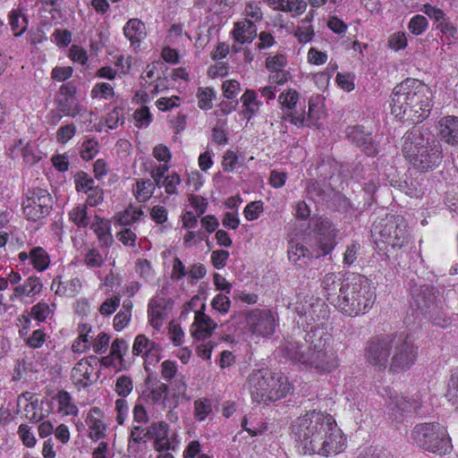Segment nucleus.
<instances>
[{
  "instance_id": "26",
  "label": "nucleus",
  "mask_w": 458,
  "mask_h": 458,
  "mask_svg": "<svg viewBox=\"0 0 458 458\" xmlns=\"http://www.w3.org/2000/svg\"><path fill=\"white\" fill-rule=\"evenodd\" d=\"M348 138L356 145L362 148L368 156H375L378 150L372 140V136L369 132H365L360 127H352L347 132Z\"/></svg>"
},
{
  "instance_id": "58",
  "label": "nucleus",
  "mask_w": 458,
  "mask_h": 458,
  "mask_svg": "<svg viewBox=\"0 0 458 458\" xmlns=\"http://www.w3.org/2000/svg\"><path fill=\"white\" fill-rule=\"evenodd\" d=\"M151 428L147 429L140 425H133L131 428L129 435V442L140 444L146 442L147 438H150Z\"/></svg>"
},
{
  "instance_id": "45",
  "label": "nucleus",
  "mask_w": 458,
  "mask_h": 458,
  "mask_svg": "<svg viewBox=\"0 0 458 458\" xmlns=\"http://www.w3.org/2000/svg\"><path fill=\"white\" fill-rule=\"evenodd\" d=\"M445 397L449 403L458 410V368L451 371Z\"/></svg>"
},
{
  "instance_id": "18",
  "label": "nucleus",
  "mask_w": 458,
  "mask_h": 458,
  "mask_svg": "<svg viewBox=\"0 0 458 458\" xmlns=\"http://www.w3.org/2000/svg\"><path fill=\"white\" fill-rule=\"evenodd\" d=\"M435 128L440 140L449 146L458 147V116H441L437 121Z\"/></svg>"
},
{
  "instance_id": "44",
  "label": "nucleus",
  "mask_w": 458,
  "mask_h": 458,
  "mask_svg": "<svg viewBox=\"0 0 458 458\" xmlns=\"http://www.w3.org/2000/svg\"><path fill=\"white\" fill-rule=\"evenodd\" d=\"M58 284L57 289L55 290L56 294H65L67 291H69V294L71 296L76 295L81 289L82 284L79 277L72 278L67 282V286L63 287L61 282V276H56L53 279L52 288Z\"/></svg>"
},
{
  "instance_id": "14",
  "label": "nucleus",
  "mask_w": 458,
  "mask_h": 458,
  "mask_svg": "<svg viewBox=\"0 0 458 458\" xmlns=\"http://www.w3.org/2000/svg\"><path fill=\"white\" fill-rule=\"evenodd\" d=\"M377 392L382 397L388 399L386 403L388 417L396 423L403 421V412H416L421 407V398L419 396L413 399H407L403 395H399L390 386L378 389Z\"/></svg>"
},
{
  "instance_id": "43",
  "label": "nucleus",
  "mask_w": 458,
  "mask_h": 458,
  "mask_svg": "<svg viewBox=\"0 0 458 458\" xmlns=\"http://www.w3.org/2000/svg\"><path fill=\"white\" fill-rule=\"evenodd\" d=\"M193 416L197 421L205 420L213 411L212 401L207 397L198 398L193 403Z\"/></svg>"
},
{
  "instance_id": "59",
  "label": "nucleus",
  "mask_w": 458,
  "mask_h": 458,
  "mask_svg": "<svg viewBox=\"0 0 458 458\" xmlns=\"http://www.w3.org/2000/svg\"><path fill=\"white\" fill-rule=\"evenodd\" d=\"M135 270L139 276L145 281L150 280L154 276L151 262L147 259H138L135 263Z\"/></svg>"
},
{
  "instance_id": "64",
  "label": "nucleus",
  "mask_w": 458,
  "mask_h": 458,
  "mask_svg": "<svg viewBox=\"0 0 458 458\" xmlns=\"http://www.w3.org/2000/svg\"><path fill=\"white\" fill-rule=\"evenodd\" d=\"M356 458H394V456L383 448L369 446L360 452Z\"/></svg>"
},
{
  "instance_id": "40",
  "label": "nucleus",
  "mask_w": 458,
  "mask_h": 458,
  "mask_svg": "<svg viewBox=\"0 0 458 458\" xmlns=\"http://www.w3.org/2000/svg\"><path fill=\"white\" fill-rule=\"evenodd\" d=\"M74 182L79 192L91 193L89 197H92L94 193L98 194V187L95 185V181L85 172H79L74 176Z\"/></svg>"
},
{
  "instance_id": "61",
  "label": "nucleus",
  "mask_w": 458,
  "mask_h": 458,
  "mask_svg": "<svg viewBox=\"0 0 458 458\" xmlns=\"http://www.w3.org/2000/svg\"><path fill=\"white\" fill-rule=\"evenodd\" d=\"M98 142L94 139H89L82 143L81 157L83 160L89 161L98 153Z\"/></svg>"
},
{
  "instance_id": "62",
  "label": "nucleus",
  "mask_w": 458,
  "mask_h": 458,
  "mask_svg": "<svg viewBox=\"0 0 458 458\" xmlns=\"http://www.w3.org/2000/svg\"><path fill=\"white\" fill-rule=\"evenodd\" d=\"M124 115L122 108L115 107L110 111L106 118V124L108 129H116L119 125L123 124Z\"/></svg>"
},
{
  "instance_id": "63",
  "label": "nucleus",
  "mask_w": 458,
  "mask_h": 458,
  "mask_svg": "<svg viewBox=\"0 0 458 458\" xmlns=\"http://www.w3.org/2000/svg\"><path fill=\"white\" fill-rule=\"evenodd\" d=\"M428 25V22L426 17L417 14L409 21L408 29L414 35H421L427 30Z\"/></svg>"
},
{
  "instance_id": "56",
  "label": "nucleus",
  "mask_w": 458,
  "mask_h": 458,
  "mask_svg": "<svg viewBox=\"0 0 458 458\" xmlns=\"http://www.w3.org/2000/svg\"><path fill=\"white\" fill-rule=\"evenodd\" d=\"M128 344L123 338H115L110 346V354L118 359L119 363H124L123 356L128 352Z\"/></svg>"
},
{
  "instance_id": "38",
  "label": "nucleus",
  "mask_w": 458,
  "mask_h": 458,
  "mask_svg": "<svg viewBox=\"0 0 458 458\" xmlns=\"http://www.w3.org/2000/svg\"><path fill=\"white\" fill-rule=\"evenodd\" d=\"M36 367L37 366L31 358L18 359L13 370V380L20 381L21 379L38 372Z\"/></svg>"
},
{
  "instance_id": "19",
  "label": "nucleus",
  "mask_w": 458,
  "mask_h": 458,
  "mask_svg": "<svg viewBox=\"0 0 458 458\" xmlns=\"http://www.w3.org/2000/svg\"><path fill=\"white\" fill-rule=\"evenodd\" d=\"M421 11L437 23V29L447 38L457 39V29L446 18L445 13L439 8L429 4L423 5Z\"/></svg>"
},
{
  "instance_id": "54",
  "label": "nucleus",
  "mask_w": 458,
  "mask_h": 458,
  "mask_svg": "<svg viewBox=\"0 0 458 458\" xmlns=\"http://www.w3.org/2000/svg\"><path fill=\"white\" fill-rule=\"evenodd\" d=\"M70 219L79 227H86L89 223V217L87 213V206L83 204L73 208L69 213Z\"/></svg>"
},
{
  "instance_id": "1",
  "label": "nucleus",
  "mask_w": 458,
  "mask_h": 458,
  "mask_svg": "<svg viewBox=\"0 0 458 458\" xmlns=\"http://www.w3.org/2000/svg\"><path fill=\"white\" fill-rule=\"evenodd\" d=\"M294 310L296 323L306 332V342L310 343L306 356H302V365L318 374L332 373L340 360L332 335L325 331L330 318L328 305L318 297L305 295L295 303Z\"/></svg>"
},
{
  "instance_id": "13",
  "label": "nucleus",
  "mask_w": 458,
  "mask_h": 458,
  "mask_svg": "<svg viewBox=\"0 0 458 458\" xmlns=\"http://www.w3.org/2000/svg\"><path fill=\"white\" fill-rule=\"evenodd\" d=\"M392 351L389 371L393 373L409 370L415 364L419 356V347L409 335L394 342Z\"/></svg>"
},
{
  "instance_id": "39",
  "label": "nucleus",
  "mask_w": 458,
  "mask_h": 458,
  "mask_svg": "<svg viewBox=\"0 0 458 458\" xmlns=\"http://www.w3.org/2000/svg\"><path fill=\"white\" fill-rule=\"evenodd\" d=\"M9 25L15 37L22 35L28 27V18L21 9H13L8 15Z\"/></svg>"
},
{
  "instance_id": "34",
  "label": "nucleus",
  "mask_w": 458,
  "mask_h": 458,
  "mask_svg": "<svg viewBox=\"0 0 458 458\" xmlns=\"http://www.w3.org/2000/svg\"><path fill=\"white\" fill-rule=\"evenodd\" d=\"M143 216V211L140 208L134 207L131 202L128 208L123 211L116 213L114 217V225L128 226L136 223Z\"/></svg>"
},
{
  "instance_id": "8",
  "label": "nucleus",
  "mask_w": 458,
  "mask_h": 458,
  "mask_svg": "<svg viewBox=\"0 0 458 458\" xmlns=\"http://www.w3.org/2000/svg\"><path fill=\"white\" fill-rule=\"evenodd\" d=\"M253 402L268 403L287 395L291 385L287 377L277 375L268 369H254L247 379Z\"/></svg>"
},
{
  "instance_id": "20",
  "label": "nucleus",
  "mask_w": 458,
  "mask_h": 458,
  "mask_svg": "<svg viewBox=\"0 0 458 458\" xmlns=\"http://www.w3.org/2000/svg\"><path fill=\"white\" fill-rule=\"evenodd\" d=\"M104 412L97 406L90 408L85 419V422L89 427V437L97 442L103 439L106 436V424L104 421Z\"/></svg>"
},
{
  "instance_id": "22",
  "label": "nucleus",
  "mask_w": 458,
  "mask_h": 458,
  "mask_svg": "<svg viewBox=\"0 0 458 458\" xmlns=\"http://www.w3.org/2000/svg\"><path fill=\"white\" fill-rule=\"evenodd\" d=\"M169 302V299L156 296L150 299L148 304V323L157 331H159L164 324L167 315L166 310Z\"/></svg>"
},
{
  "instance_id": "3",
  "label": "nucleus",
  "mask_w": 458,
  "mask_h": 458,
  "mask_svg": "<svg viewBox=\"0 0 458 458\" xmlns=\"http://www.w3.org/2000/svg\"><path fill=\"white\" fill-rule=\"evenodd\" d=\"M301 238L303 242H292L288 250L289 260L299 267L329 254L335 247L336 230L327 218L319 217L310 224Z\"/></svg>"
},
{
  "instance_id": "36",
  "label": "nucleus",
  "mask_w": 458,
  "mask_h": 458,
  "mask_svg": "<svg viewBox=\"0 0 458 458\" xmlns=\"http://www.w3.org/2000/svg\"><path fill=\"white\" fill-rule=\"evenodd\" d=\"M242 113L247 120H250L259 110L261 102L253 89H247L241 98Z\"/></svg>"
},
{
  "instance_id": "25",
  "label": "nucleus",
  "mask_w": 458,
  "mask_h": 458,
  "mask_svg": "<svg viewBox=\"0 0 458 458\" xmlns=\"http://www.w3.org/2000/svg\"><path fill=\"white\" fill-rule=\"evenodd\" d=\"M18 405H22L24 414L30 422H38L46 417L39 408L38 398L33 393L24 392L19 395Z\"/></svg>"
},
{
  "instance_id": "52",
  "label": "nucleus",
  "mask_w": 458,
  "mask_h": 458,
  "mask_svg": "<svg viewBox=\"0 0 458 458\" xmlns=\"http://www.w3.org/2000/svg\"><path fill=\"white\" fill-rule=\"evenodd\" d=\"M110 344V335L106 332H100L91 340L90 348L96 354L106 353Z\"/></svg>"
},
{
  "instance_id": "23",
  "label": "nucleus",
  "mask_w": 458,
  "mask_h": 458,
  "mask_svg": "<svg viewBox=\"0 0 458 458\" xmlns=\"http://www.w3.org/2000/svg\"><path fill=\"white\" fill-rule=\"evenodd\" d=\"M150 428V438L153 439V448L155 451L163 453L175 449V447L172 445L171 440L169 438V426L166 422H154L151 424Z\"/></svg>"
},
{
  "instance_id": "57",
  "label": "nucleus",
  "mask_w": 458,
  "mask_h": 458,
  "mask_svg": "<svg viewBox=\"0 0 458 458\" xmlns=\"http://www.w3.org/2000/svg\"><path fill=\"white\" fill-rule=\"evenodd\" d=\"M17 433L22 444L29 448H33L37 444V439L31 428L27 424H21L18 427Z\"/></svg>"
},
{
  "instance_id": "7",
  "label": "nucleus",
  "mask_w": 458,
  "mask_h": 458,
  "mask_svg": "<svg viewBox=\"0 0 458 458\" xmlns=\"http://www.w3.org/2000/svg\"><path fill=\"white\" fill-rule=\"evenodd\" d=\"M372 235L378 250L386 255L398 256L411 243V234L406 219L401 215L386 214L377 223L373 224Z\"/></svg>"
},
{
  "instance_id": "15",
  "label": "nucleus",
  "mask_w": 458,
  "mask_h": 458,
  "mask_svg": "<svg viewBox=\"0 0 458 458\" xmlns=\"http://www.w3.org/2000/svg\"><path fill=\"white\" fill-rule=\"evenodd\" d=\"M152 156L159 165L150 158H145L142 161V167L145 172H149L155 184L160 187L162 178L170 168L172 154L165 145L158 144L153 148Z\"/></svg>"
},
{
  "instance_id": "24",
  "label": "nucleus",
  "mask_w": 458,
  "mask_h": 458,
  "mask_svg": "<svg viewBox=\"0 0 458 458\" xmlns=\"http://www.w3.org/2000/svg\"><path fill=\"white\" fill-rule=\"evenodd\" d=\"M205 304H202L201 310L195 312L194 322L191 325V335L197 340H205L208 338L216 324L204 312Z\"/></svg>"
},
{
  "instance_id": "21",
  "label": "nucleus",
  "mask_w": 458,
  "mask_h": 458,
  "mask_svg": "<svg viewBox=\"0 0 458 458\" xmlns=\"http://www.w3.org/2000/svg\"><path fill=\"white\" fill-rule=\"evenodd\" d=\"M345 278L341 273H327L321 281L324 295L334 306L338 301V296L343 295Z\"/></svg>"
},
{
  "instance_id": "32",
  "label": "nucleus",
  "mask_w": 458,
  "mask_h": 458,
  "mask_svg": "<svg viewBox=\"0 0 458 458\" xmlns=\"http://www.w3.org/2000/svg\"><path fill=\"white\" fill-rule=\"evenodd\" d=\"M57 403V412L63 416H78L79 408L73 402L71 394L65 390H60L55 396Z\"/></svg>"
},
{
  "instance_id": "41",
  "label": "nucleus",
  "mask_w": 458,
  "mask_h": 458,
  "mask_svg": "<svg viewBox=\"0 0 458 458\" xmlns=\"http://www.w3.org/2000/svg\"><path fill=\"white\" fill-rule=\"evenodd\" d=\"M23 203V213L28 220L37 221L45 217L48 213L51 207L42 205L40 202H25Z\"/></svg>"
},
{
  "instance_id": "47",
  "label": "nucleus",
  "mask_w": 458,
  "mask_h": 458,
  "mask_svg": "<svg viewBox=\"0 0 458 458\" xmlns=\"http://www.w3.org/2000/svg\"><path fill=\"white\" fill-rule=\"evenodd\" d=\"M59 106L60 110L70 117H76L87 112L86 109L77 102L76 98L59 100Z\"/></svg>"
},
{
  "instance_id": "55",
  "label": "nucleus",
  "mask_w": 458,
  "mask_h": 458,
  "mask_svg": "<svg viewBox=\"0 0 458 458\" xmlns=\"http://www.w3.org/2000/svg\"><path fill=\"white\" fill-rule=\"evenodd\" d=\"M161 377L166 382L172 383L173 380L177 377L180 374H178V366L176 361L165 360L161 363Z\"/></svg>"
},
{
  "instance_id": "49",
  "label": "nucleus",
  "mask_w": 458,
  "mask_h": 458,
  "mask_svg": "<svg viewBox=\"0 0 458 458\" xmlns=\"http://www.w3.org/2000/svg\"><path fill=\"white\" fill-rule=\"evenodd\" d=\"M83 263L89 268H99L105 263V259L96 248H89L83 255Z\"/></svg>"
},
{
  "instance_id": "9",
  "label": "nucleus",
  "mask_w": 458,
  "mask_h": 458,
  "mask_svg": "<svg viewBox=\"0 0 458 458\" xmlns=\"http://www.w3.org/2000/svg\"><path fill=\"white\" fill-rule=\"evenodd\" d=\"M411 438L420 449L437 455L443 456L453 451L447 427L437 421L416 424L411 431Z\"/></svg>"
},
{
  "instance_id": "51",
  "label": "nucleus",
  "mask_w": 458,
  "mask_h": 458,
  "mask_svg": "<svg viewBox=\"0 0 458 458\" xmlns=\"http://www.w3.org/2000/svg\"><path fill=\"white\" fill-rule=\"evenodd\" d=\"M216 95L210 88H199L197 92L198 106L202 110H209L213 106Z\"/></svg>"
},
{
  "instance_id": "30",
  "label": "nucleus",
  "mask_w": 458,
  "mask_h": 458,
  "mask_svg": "<svg viewBox=\"0 0 458 458\" xmlns=\"http://www.w3.org/2000/svg\"><path fill=\"white\" fill-rule=\"evenodd\" d=\"M53 313L54 311L50 309V306L44 301H40L31 307L29 315H21L19 320L24 321L23 329L27 330L30 327L31 318L37 320L38 323H43Z\"/></svg>"
},
{
  "instance_id": "48",
  "label": "nucleus",
  "mask_w": 458,
  "mask_h": 458,
  "mask_svg": "<svg viewBox=\"0 0 458 458\" xmlns=\"http://www.w3.org/2000/svg\"><path fill=\"white\" fill-rule=\"evenodd\" d=\"M90 96L94 99L110 100L114 96V90L110 83L99 82L94 85L90 91Z\"/></svg>"
},
{
  "instance_id": "17",
  "label": "nucleus",
  "mask_w": 458,
  "mask_h": 458,
  "mask_svg": "<svg viewBox=\"0 0 458 458\" xmlns=\"http://www.w3.org/2000/svg\"><path fill=\"white\" fill-rule=\"evenodd\" d=\"M299 93L293 89L284 90L278 97V102L284 110V120L301 127L306 125V116L303 109L293 110L299 100Z\"/></svg>"
},
{
  "instance_id": "53",
  "label": "nucleus",
  "mask_w": 458,
  "mask_h": 458,
  "mask_svg": "<svg viewBox=\"0 0 458 458\" xmlns=\"http://www.w3.org/2000/svg\"><path fill=\"white\" fill-rule=\"evenodd\" d=\"M133 389V382L131 377L122 375L116 379L114 391L122 398L127 397Z\"/></svg>"
},
{
  "instance_id": "42",
  "label": "nucleus",
  "mask_w": 458,
  "mask_h": 458,
  "mask_svg": "<svg viewBox=\"0 0 458 458\" xmlns=\"http://www.w3.org/2000/svg\"><path fill=\"white\" fill-rule=\"evenodd\" d=\"M168 386L165 383H157L153 385L148 394V399L154 405H162L165 407V401L167 399Z\"/></svg>"
},
{
  "instance_id": "11",
  "label": "nucleus",
  "mask_w": 458,
  "mask_h": 458,
  "mask_svg": "<svg viewBox=\"0 0 458 458\" xmlns=\"http://www.w3.org/2000/svg\"><path fill=\"white\" fill-rule=\"evenodd\" d=\"M244 328L256 338H270L279 325L276 311L267 308H254L243 313Z\"/></svg>"
},
{
  "instance_id": "28",
  "label": "nucleus",
  "mask_w": 458,
  "mask_h": 458,
  "mask_svg": "<svg viewBox=\"0 0 458 458\" xmlns=\"http://www.w3.org/2000/svg\"><path fill=\"white\" fill-rule=\"evenodd\" d=\"M232 33L238 44H249L257 37V26L250 20L244 19L234 23Z\"/></svg>"
},
{
  "instance_id": "50",
  "label": "nucleus",
  "mask_w": 458,
  "mask_h": 458,
  "mask_svg": "<svg viewBox=\"0 0 458 458\" xmlns=\"http://www.w3.org/2000/svg\"><path fill=\"white\" fill-rule=\"evenodd\" d=\"M155 190V184L149 179L141 180L137 182L133 193L136 199H141V200H148Z\"/></svg>"
},
{
  "instance_id": "60",
  "label": "nucleus",
  "mask_w": 458,
  "mask_h": 458,
  "mask_svg": "<svg viewBox=\"0 0 458 458\" xmlns=\"http://www.w3.org/2000/svg\"><path fill=\"white\" fill-rule=\"evenodd\" d=\"M135 126L138 128H146L152 122V115L148 106H142L136 109L133 113Z\"/></svg>"
},
{
  "instance_id": "16",
  "label": "nucleus",
  "mask_w": 458,
  "mask_h": 458,
  "mask_svg": "<svg viewBox=\"0 0 458 458\" xmlns=\"http://www.w3.org/2000/svg\"><path fill=\"white\" fill-rule=\"evenodd\" d=\"M98 359L90 355L80 360L72 369L71 377L77 388H85L97 380L96 365Z\"/></svg>"
},
{
  "instance_id": "46",
  "label": "nucleus",
  "mask_w": 458,
  "mask_h": 458,
  "mask_svg": "<svg viewBox=\"0 0 458 458\" xmlns=\"http://www.w3.org/2000/svg\"><path fill=\"white\" fill-rule=\"evenodd\" d=\"M312 18L306 17L301 21L295 31L297 40L301 44L310 42L314 37V30L311 25Z\"/></svg>"
},
{
  "instance_id": "29",
  "label": "nucleus",
  "mask_w": 458,
  "mask_h": 458,
  "mask_svg": "<svg viewBox=\"0 0 458 458\" xmlns=\"http://www.w3.org/2000/svg\"><path fill=\"white\" fill-rule=\"evenodd\" d=\"M123 34L131 45L137 48L147 36L146 26L140 19H130L123 26Z\"/></svg>"
},
{
  "instance_id": "37",
  "label": "nucleus",
  "mask_w": 458,
  "mask_h": 458,
  "mask_svg": "<svg viewBox=\"0 0 458 458\" xmlns=\"http://www.w3.org/2000/svg\"><path fill=\"white\" fill-rule=\"evenodd\" d=\"M280 350L285 359L300 364H302V356H306L307 353V352H301V344L293 339H285Z\"/></svg>"
},
{
  "instance_id": "27",
  "label": "nucleus",
  "mask_w": 458,
  "mask_h": 458,
  "mask_svg": "<svg viewBox=\"0 0 458 458\" xmlns=\"http://www.w3.org/2000/svg\"><path fill=\"white\" fill-rule=\"evenodd\" d=\"M42 288V280L37 276H30L26 278L23 284L16 285L13 288V293L10 300L14 301L22 297H34L40 293Z\"/></svg>"
},
{
  "instance_id": "35",
  "label": "nucleus",
  "mask_w": 458,
  "mask_h": 458,
  "mask_svg": "<svg viewBox=\"0 0 458 458\" xmlns=\"http://www.w3.org/2000/svg\"><path fill=\"white\" fill-rule=\"evenodd\" d=\"M30 265L37 272L46 271L51 265V258L49 253L40 246H36L30 249Z\"/></svg>"
},
{
  "instance_id": "4",
  "label": "nucleus",
  "mask_w": 458,
  "mask_h": 458,
  "mask_svg": "<svg viewBox=\"0 0 458 458\" xmlns=\"http://www.w3.org/2000/svg\"><path fill=\"white\" fill-rule=\"evenodd\" d=\"M432 107V92L420 81L408 78L396 85L392 93L391 111L395 117L413 123L427 118Z\"/></svg>"
},
{
  "instance_id": "31",
  "label": "nucleus",
  "mask_w": 458,
  "mask_h": 458,
  "mask_svg": "<svg viewBox=\"0 0 458 458\" xmlns=\"http://www.w3.org/2000/svg\"><path fill=\"white\" fill-rule=\"evenodd\" d=\"M92 327L87 323H81L77 327L78 336L72 344V350L75 353H83L90 350L91 340L90 335Z\"/></svg>"
},
{
  "instance_id": "12",
  "label": "nucleus",
  "mask_w": 458,
  "mask_h": 458,
  "mask_svg": "<svg viewBox=\"0 0 458 458\" xmlns=\"http://www.w3.org/2000/svg\"><path fill=\"white\" fill-rule=\"evenodd\" d=\"M394 340L389 335H376L368 340L364 358L375 370L384 371L390 364Z\"/></svg>"
},
{
  "instance_id": "2",
  "label": "nucleus",
  "mask_w": 458,
  "mask_h": 458,
  "mask_svg": "<svg viewBox=\"0 0 458 458\" xmlns=\"http://www.w3.org/2000/svg\"><path fill=\"white\" fill-rule=\"evenodd\" d=\"M292 434L304 454L328 456L345 449V438L335 418L320 411H309L297 418Z\"/></svg>"
},
{
  "instance_id": "10",
  "label": "nucleus",
  "mask_w": 458,
  "mask_h": 458,
  "mask_svg": "<svg viewBox=\"0 0 458 458\" xmlns=\"http://www.w3.org/2000/svg\"><path fill=\"white\" fill-rule=\"evenodd\" d=\"M438 296V292L431 285H414L411 288V308L416 317L421 314L434 326L445 328L452 324V319L444 314L443 302Z\"/></svg>"
},
{
  "instance_id": "33",
  "label": "nucleus",
  "mask_w": 458,
  "mask_h": 458,
  "mask_svg": "<svg viewBox=\"0 0 458 458\" xmlns=\"http://www.w3.org/2000/svg\"><path fill=\"white\" fill-rule=\"evenodd\" d=\"M94 233L96 234L101 247H110L113 242V235L111 233V226L107 220L96 217V221L91 226Z\"/></svg>"
},
{
  "instance_id": "5",
  "label": "nucleus",
  "mask_w": 458,
  "mask_h": 458,
  "mask_svg": "<svg viewBox=\"0 0 458 458\" xmlns=\"http://www.w3.org/2000/svg\"><path fill=\"white\" fill-rule=\"evenodd\" d=\"M403 152L418 170L425 172L438 166L443 158L440 141L428 128L413 127L403 137Z\"/></svg>"
},
{
  "instance_id": "6",
  "label": "nucleus",
  "mask_w": 458,
  "mask_h": 458,
  "mask_svg": "<svg viewBox=\"0 0 458 458\" xmlns=\"http://www.w3.org/2000/svg\"><path fill=\"white\" fill-rule=\"evenodd\" d=\"M343 295L338 296L335 307L344 315L356 318L369 312L373 308L376 288L368 277L352 274L345 278Z\"/></svg>"
}]
</instances>
